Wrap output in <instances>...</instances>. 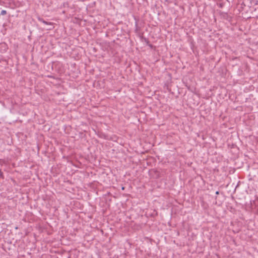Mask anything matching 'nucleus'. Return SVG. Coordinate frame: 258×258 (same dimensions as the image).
Instances as JSON below:
<instances>
[{"label": "nucleus", "instance_id": "1", "mask_svg": "<svg viewBox=\"0 0 258 258\" xmlns=\"http://www.w3.org/2000/svg\"><path fill=\"white\" fill-rule=\"evenodd\" d=\"M38 20L39 21L42 22L44 24H47V25H48V24L52 25V23L51 22H46L42 18H39Z\"/></svg>", "mask_w": 258, "mask_h": 258}, {"label": "nucleus", "instance_id": "2", "mask_svg": "<svg viewBox=\"0 0 258 258\" xmlns=\"http://www.w3.org/2000/svg\"><path fill=\"white\" fill-rule=\"evenodd\" d=\"M6 14H7V11H6V10H2V11H1V13L0 15H6Z\"/></svg>", "mask_w": 258, "mask_h": 258}, {"label": "nucleus", "instance_id": "3", "mask_svg": "<svg viewBox=\"0 0 258 258\" xmlns=\"http://www.w3.org/2000/svg\"><path fill=\"white\" fill-rule=\"evenodd\" d=\"M0 176L2 178H4L3 174V172L1 170V169H0Z\"/></svg>", "mask_w": 258, "mask_h": 258}, {"label": "nucleus", "instance_id": "4", "mask_svg": "<svg viewBox=\"0 0 258 258\" xmlns=\"http://www.w3.org/2000/svg\"><path fill=\"white\" fill-rule=\"evenodd\" d=\"M216 195H219V191H217L216 192Z\"/></svg>", "mask_w": 258, "mask_h": 258}, {"label": "nucleus", "instance_id": "5", "mask_svg": "<svg viewBox=\"0 0 258 258\" xmlns=\"http://www.w3.org/2000/svg\"><path fill=\"white\" fill-rule=\"evenodd\" d=\"M124 187H122V189L124 190Z\"/></svg>", "mask_w": 258, "mask_h": 258}]
</instances>
